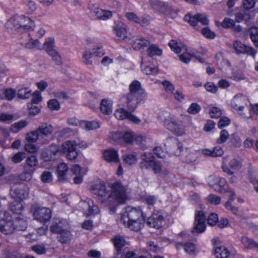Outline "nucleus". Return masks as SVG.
<instances>
[{"label":"nucleus","instance_id":"obj_1","mask_svg":"<svg viewBox=\"0 0 258 258\" xmlns=\"http://www.w3.org/2000/svg\"><path fill=\"white\" fill-rule=\"evenodd\" d=\"M92 192L98 197V200L106 205H110L114 202L124 203L127 199L126 188L120 182H115L107 190L105 186L101 183L94 184L91 188Z\"/></svg>","mask_w":258,"mask_h":258},{"label":"nucleus","instance_id":"obj_2","mask_svg":"<svg viewBox=\"0 0 258 258\" xmlns=\"http://www.w3.org/2000/svg\"><path fill=\"white\" fill-rule=\"evenodd\" d=\"M120 221L131 230L138 231L144 227L145 218L139 207L128 206L123 209Z\"/></svg>","mask_w":258,"mask_h":258},{"label":"nucleus","instance_id":"obj_3","mask_svg":"<svg viewBox=\"0 0 258 258\" xmlns=\"http://www.w3.org/2000/svg\"><path fill=\"white\" fill-rule=\"evenodd\" d=\"M129 91L125 96L126 108L128 110L134 111L139 104L146 100L147 94L140 82L137 80L131 83Z\"/></svg>","mask_w":258,"mask_h":258},{"label":"nucleus","instance_id":"obj_4","mask_svg":"<svg viewBox=\"0 0 258 258\" xmlns=\"http://www.w3.org/2000/svg\"><path fill=\"white\" fill-rule=\"evenodd\" d=\"M158 118L163 125L175 134L181 136L185 133L182 122L174 115L167 112H160Z\"/></svg>","mask_w":258,"mask_h":258},{"label":"nucleus","instance_id":"obj_5","mask_svg":"<svg viewBox=\"0 0 258 258\" xmlns=\"http://www.w3.org/2000/svg\"><path fill=\"white\" fill-rule=\"evenodd\" d=\"M141 160L139 165L142 169L152 170L155 174H159L163 176H165L169 173L166 169L162 168L161 163L155 160L154 156L150 152H144L141 156Z\"/></svg>","mask_w":258,"mask_h":258},{"label":"nucleus","instance_id":"obj_6","mask_svg":"<svg viewBox=\"0 0 258 258\" xmlns=\"http://www.w3.org/2000/svg\"><path fill=\"white\" fill-rule=\"evenodd\" d=\"M5 25L8 29L18 30L20 32L33 30L35 26L34 22L30 18L19 15L10 19Z\"/></svg>","mask_w":258,"mask_h":258},{"label":"nucleus","instance_id":"obj_7","mask_svg":"<svg viewBox=\"0 0 258 258\" xmlns=\"http://www.w3.org/2000/svg\"><path fill=\"white\" fill-rule=\"evenodd\" d=\"M208 182L209 186L215 190L221 193H227L230 200H234L235 192L229 188L224 178L219 176H210L208 178Z\"/></svg>","mask_w":258,"mask_h":258},{"label":"nucleus","instance_id":"obj_8","mask_svg":"<svg viewBox=\"0 0 258 258\" xmlns=\"http://www.w3.org/2000/svg\"><path fill=\"white\" fill-rule=\"evenodd\" d=\"M249 101L246 96L242 94H237L231 100L230 106L235 109L243 118H249L250 115H247L244 112V109L248 105Z\"/></svg>","mask_w":258,"mask_h":258},{"label":"nucleus","instance_id":"obj_9","mask_svg":"<svg viewBox=\"0 0 258 258\" xmlns=\"http://www.w3.org/2000/svg\"><path fill=\"white\" fill-rule=\"evenodd\" d=\"M34 218L41 223H46L51 217V210L46 207L34 206L32 207Z\"/></svg>","mask_w":258,"mask_h":258},{"label":"nucleus","instance_id":"obj_10","mask_svg":"<svg viewBox=\"0 0 258 258\" xmlns=\"http://www.w3.org/2000/svg\"><path fill=\"white\" fill-rule=\"evenodd\" d=\"M59 153H67V157L69 160L74 161L78 156L76 151L77 142L75 141H67L59 148Z\"/></svg>","mask_w":258,"mask_h":258},{"label":"nucleus","instance_id":"obj_11","mask_svg":"<svg viewBox=\"0 0 258 258\" xmlns=\"http://www.w3.org/2000/svg\"><path fill=\"white\" fill-rule=\"evenodd\" d=\"M28 187L24 183H18L12 186L10 196L14 199L21 201L28 196Z\"/></svg>","mask_w":258,"mask_h":258},{"label":"nucleus","instance_id":"obj_12","mask_svg":"<svg viewBox=\"0 0 258 258\" xmlns=\"http://www.w3.org/2000/svg\"><path fill=\"white\" fill-rule=\"evenodd\" d=\"M132 112L130 110L127 111L122 107H120L115 110L114 115L118 120L126 119L135 123H139L141 120L138 117L133 115L132 113Z\"/></svg>","mask_w":258,"mask_h":258},{"label":"nucleus","instance_id":"obj_13","mask_svg":"<svg viewBox=\"0 0 258 258\" xmlns=\"http://www.w3.org/2000/svg\"><path fill=\"white\" fill-rule=\"evenodd\" d=\"M169 151L176 156L180 155L183 149L182 145L175 138H168L165 142Z\"/></svg>","mask_w":258,"mask_h":258},{"label":"nucleus","instance_id":"obj_14","mask_svg":"<svg viewBox=\"0 0 258 258\" xmlns=\"http://www.w3.org/2000/svg\"><path fill=\"white\" fill-rule=\"evenodd\" d=\"M241 166L239 162L235 159H230L229 157H224L223 159V171L228 175H232L233 172L229 167L233 170L239 169Z\"/></svg>","mask_w":258,"mask_h":258},{"label":"nucleus","instance_id":"obj_15","mask_svg":"<svg viewBox=\"0 0 258 258\" xmlns=\"http://www.w3.org/2000/svg\"><path fill=\"white\" fill-rule=\"evenodd\" d=\"M233 47L237 54L245 53L253 57L256 54V51L252 47L246 46L238 40L233 42Z\"/></svg>","mask_w":258,"mask_h":258},{"label":"nucleus","instance_id":"obj_16","mask_svg":"<svg viewBox=\"0 0 258 258\" xmlns=\"http://www.w3.org/2000/svg\"><path fill=\"white\" fill-rule=\"evenodd\" d=\"M206 218L201 211L195 214V220L194 223V230L198 233H202L206 229Z\"/></svg>","mask_w":258,"mask_h":258},{"label":"nucleus","instance_id":"obj_17","mask_svg":"<svg viewBox=\"0 0 258 258\" xmlns=\"http://www.w3.org/2000/svg\"><path fill=\"white\" fill-rule=\"evenodd\" d=\"M184 20L189 23L193 26H196L198 22L204 25H207L209 24V20L206 16L201 14H197L194 16H191L190 15H186L184 16Z\"/></svg>","mask_w":258,"mask_h":258},{"label":"nucleus","instance_id":"obj_18","mask_svg":"<svg viewBox=\"0 0 258 258\" xmlns=\"http://www.w3.org/2000/svg\"><path fill=\"white\" fill-rule=\"evenodd\" d=\"M164 222V218L162 215L158 212H155L148 218L147 224L151 227L159 229L162 227Z\"/></svg>","mask_w":258,"mask_h":258},{"label":"nucleus","instance_id":"obj_19","mask_svg":"<svg viewBox=\"0 0 258 258\" xmlns=\"http://www.w3.org/2000/svg\"><path fill=\"white\" fill-rule=\"evenodd\" d=\"M89 9L92 11L98 19L106 20L112 16V12L110 11L104 10L97 7L92 3L89 4Z\"/></svg>","mask_w":258,"mask_h":258},{"label":"nucleus","instance_id":"obj_20","mask_svg":"<svg viewBox=\"0 0 258 258\" xmlns=\"http://www.w3.org/2000/svg\"><path fill=\"white\" fill-rule=\"evenodd\" d=\"M58 152H59V147L56 145L52 144L48 148L43 151L41 157L45 161L53 160Z\"/></svg>","mask_w":258,"mask_h":258},{"label":"nucleus","instance_id":"obj_21","mask_svg":"<svg viewBox=\"0 0 258 258\" xmlns=\"http://www.w3.org/2000/svg\"><path fill=\"white\" fill-rule=\"evenodd\" d=\"M84 214L87 216H91L99 212V208L97 205L94 204L91 200L87 202H83L81 203Z\"/></svg>","mask_w":258,"mask_h":258},{"label":"nucleus","instance_id":"obj_22","mask_svg":"<svg viewBox=\"0 0 258 258\" xmlns=\"http://www.w3.org/2000/svg\"><path fill=\"white\" fill-rule=\"evenodd\" d=\"M236 251H229L225 246L216 247L214 250V255L217 258H233Z\"/></svg>","mask_w":258,"mask_h":258},{"label":"nucleus","instance_id":"obj_23","mask_svg":"<svg viewBox=\"0 0 258 258\" xmlns=\"http://www.w3.org/2000/svg\"><path fill=\"white\" fill-rule=\"evenodd\" d=\"M43 140H47V138L51 136L53 131V126L48 122H42L37 128Z\"/></svg>","mask_w":258,"mask_h":258},{"label":"nucleus","instance_id":"obj_24","mask_svg":"<svg viewBox=\"0 0 258 258\" xmlns=\"http://www.w3.org/2000/svg\"><path fill=\"white\" fill-rule=\"evenodd\" d=\"M26 140L28 142L35 143L38 141L41 144H45L48 143V140H43L38 130L28 133L26 136Z\"/></svg>","mask_w":258,"mask_h":258},{"label":"nucleus","instance_id":"obj_25","mask_svg":"<svg viewBox=\"0 0 258 258\" xmlns=\"http://www.w3.org/2000/svg\"><path fill=\"white\" fill-rule=\"evenodd\" d=\"M104 160L108 162L118 163L119 162V156L116 150L110 148L105 150L103 153Z\"/></svg>","mask_w":258,"mask_h":258},{"label":"nucleus","instance_id":"obj_26","mask_svg":"<svg viewBox=\"0 0 258 258\" xmlns=\"http://www.w3.org/2000/svg\"><path fill=\"white\" fill-rule=\"evenodd\" d=\"M16 229V226L13 219L0 224V231L5 234L13 233Z\"/></svg>","mask_w":258,"mask_h":258},{"label":"nucleus","instance_id":"obj_27","mask_svg":"<svg viewBox=\"0 0 258 258\" xmlns=\"http://www.w3.org/2000/svg\"><path fill=\"white\" fill-rule=\"evenodd\" d=\"M72 171L75 176L74 178V182L76 184H80L82 182L83 176L86 174V171L82 170L81 167L77 164L74 165L72 168Z\"/></svg>","mask_w":258,"mask_h":258},{"label":"nucleus","instance_id":"obj_28","mask_svg":"<svg viewBox=\"0 0 258 258\" xmlns=\"http://www.w3.org/2000/svg\"><path fill=\"white\" fill-rule=\"evenodd\" d=\"M25 163V169L30 172H33L38 165V161L36 156L32 155L27 157Z\"/></svg>","mask_w":258,"mask_h":258},{"label":"nucleus","instance_id":"obj_29","mask_svg":"<svg viewBox=\"0 0 258 258\" xmlns=\"http://www.w3.org/2000/svg\"><path fill=\"white\" fill-rule=\"evenodd\" d=\"M112 241L113 243L115 248L117 251L116 255L120 256V255H121L120 253V251L125 244V241L124 239L121 236L117 235L112 239Z\"/></svg>","mask_w":258,"mask_h":258},{"label":"nucleus","instance_id":"obj_30","mask_svg":"<svg viewBox=\"0 0 258 258\" xmlns=\"http://www.w3.org/2000/svg\"><path fill=\"white\" fill-rule=\"evenodd\" d=\"M141 68L142 72L146 75H156L158 73V68L149 66L145 58L142 59Z\"/></svg>","mask_w":258,"mask_h":258},{"label":"nucleus","instance_id":"obj_31","mask_svg":"<svg viewBox=\"0 0 258 258\" xmlns=\"http://www.w3.org/2000/svg\"><path fill=\"white\" fill-rule=\"evenodd\" d=\"M100 111L105 114H109L112 111V102L108 99L102 100L100 104Z\"/></svg>","mask_w":258,"mask_h":258},{"label":"nucleus","instance_id":"obj_32","mask_svg":"<svg viewBox=\"0 0 258 258\" xmlns=\"http://www.w3.org/2000/svg\"><path fill=\"white\" fill-rule=\"evenodd\" d=\"M147 53L148 57H147L148 61L152 60L154 61V59L152 58V57L154 55H161L162 53V50L155 44H151L149 46L147 49Z\"/></svg>","mask_w":258,"mask_h":258},{"label":"nucleus","instance_id":"obj_33","mask_svg":"<svg viewBox=\"0 0 258 258\" xmlns=\"http://www.w3.org/2000/svg\"><path fill=\"white\" fill-rule=\"evenodd\" d=\"M240 241L242 245L248 249L256 250L258 247V243L245 236L241 238Z\"/></svg>","mask_w":258,"mask_h":258},{"label":"nucleus","instance_id":"obj_34","mask_svg":"<svg viewBox=\"0 0 258 258\" xmlns=\"http://www.w3.org/2000/svg\"><path fill=\"white\" fill-rule=\"evenodd\" d=\"M184 247V251L189 254H194L197 252V249L195 245L192 243L187 242L183 245L181 243H176V247L177 249Z\"/></svg>","mask_w":258,"mask_h":258},{"label":"nucleus","instance_id":"obj_35","mask_svg":"<svg viewBox=\"0 0 258 258\" xmlns=\"http://www.w3.org/2000/svg\"><path fill=\"white\" fill-rule=\"evenodd\" d=\"M150 44V41L143 37H139L135 40L133 44V47L134 49L139 50L143 49Z\"/></svg>","mask_w":258,"mask_h":258},{"label":"nucleus","instance_id":"obj_36","mask_svg":"<svg viewBox=\"0 0 258 258\" xmlns=\"http://www.w3.org/2000/svg\"><path fill=\"white\" fill-rule=\"evenodd\" d=\"M100 127V124L97 121H84L82 120L81 127L87 131L96 130Z\"/></svg>","mask_w":258,"mask_h":258},{"label":"nucleus","instance_id":"obj_37","mask_svg":"<svg viewBox=\"0 0 258 258\" xmlns=\"http://www.w3.org/2000/svg\"><path fill=\"white\" fill-rule=\"evenodd\" d=\"M126 26L123 24H119L114 26L113 31L119 38L124 39L126 37Z\"/></svg>","mask_w":258,"mask_h":258},{"label":"nucleus","instance_id":"obj_38","mask_svg":"<svg viewBox=\"0 0 258 258\" xmlns=\"http://www.w3.org/2000/svg\"><path fill=\"white\" fill-rule=\"evenodd\" d=\"M235 21L230 18H226L224 19L221 23V25L223 27L225 28H232L235 31H240L241 30V27L239 25H235Z\"/></svg>","mask_w":258,"mask_h":258},{"label":"nucleus","instance_id":"obj_39","mask_svg":"<svg viewBox=\"0 0 258 258\" xmlns=\"http://www.w3.org/2000/svg\"><path fill=\"white\" fill-rule=\"evenodd\" d=\"M9 209L14 213L19 215L21 214L24 206L21 202L16 201L10 204Z\"/></svg>","mask_w":258,"mask_h":258},{"label":"nucleus","instance_id":"obj_40","mask_svg":"<svg viewBox=\"0 0 258 258\" xmlns=\"http://www.w3.org/2000/svg\"><path fill=\"white\" fill-rule=\"evenodd\" d=\"M44 49L48 54L57 50L55 49L54 40L52 38H49L46 39L44 44Z\"/></svg>","mask_w":258,"mask_h":258},{"label":"nucleus","instance_id":"obj_41","mask_svg":"<svg viewBox=\"0 0 258 258\" xmlns=\"http://www.w3.org/2000/svg\"><path fill=\"white\" fill-rule=\"evenodd\" d=\"M58 240L62 243H66L70 241L72 238V234L69 230L64 229L57 236Z\"/></svg>","mask_w":258,"mask_h":258},{"label":"nucleus","instance_id":"obj_42","mask_svg":"<svg viewBox=\"0 0 258 258\" xmlns=\"http://www.w3.org/2000/svg\"><path fill=\"white\" fill-rule=\"evenodd\" d=\"M169 46L171 49L175 53H179L183 50L186 46L180 42H178L176 40H171L169 42Z\"/></svg>","mask_w":258,"mask_h":258},{"label":"nucleus","instance_id":"obj_43","mask_svg":"<svg viewBox=\"0 0 258 258\" xmlns=\"http://www.w3.org/2000/svg\"><path fill=\"white\" fill-rule=\"evenodd\" d=\"M183 50L185 51L179 55V58L182 62L188 63L190 61L192 56H195V52L191 51H188L186 47Z\"/></svg>","mask_w":258,"mask_h":258},{"label":"nucleus","instance_id":"obj_44","mask_svg":"<svg viewBox=\"0 0 258 258\" xmlns=\"http://www.w3.org/2000/svg\"><path fill=\"white\" fill-rule=\"evenodd\" d=\"M68 171V166L67 164L64 163H61L59 164L57 168V172L58 175L59 180H63L64 176Z\"/></svg>","mask_w":258,"mask_h":258},{"label":"nucleus","instance_id":"obj_45","mask_svg":"<svg viewBox=\"0 0 258 258\" xmlns=\"http://www.w3.org/2000/svg\"><path fill=\"white\" fill-rule=\"evenodd\" d=\"M28 124V122L27 120H21L13 124L11 127V131L14 133H17L25 127Z\"/></svg>","mask_w":258,"mask_h":258},{"label":"nucleus","instance_id":"obj_46","mask_svg":"<svg viewBox=\"0 0 258 258\" xmlns=\"http://www.w3.org/2000/svg\"><path fill=\"white\" fill-rule=\"evenodd\" d=\"M123 158L124 162L130 165L136 164L138 161L137 154L136 153L125 155Z\"/></svg>","mask_w":258,"mask_h":258},{"label":"nucleus","instance_id":"obj_47","mask_svg":"<svg viewBox=\"0 0 258 258\" xmlns=\"http://www.w3.org/2000/svg\"><path fill=\"white\" fill-rule=\"evenodd\" d=\"M26 48L28 49H41L42 45L39 40L31 38L29 41L25 45Z\"/></svg>","mask_w":258,"mask_h":258},{"label":"nucleus","instance_id":"obj_48","mask_svg":"<svg viewBox=\"0 0 258 258\" xmlns=\"http://www.w3.org/2000/svg\"><path fill=\"white\" fill-rule=\"evenodd\" d=\"M109 138L113 143L122 144V133L111 132L109 135Z\"/></svg>","mask_w":258,"mask_h":258},{"label":"nucleus","instance_id":"obj_49","mask_svg":"<svg viewBox=\"0 0 258 258\" xmlns=\"http://www.w3.org/2000/svg\"><path fill=\"white\" fill-rule=\"evenodd\" d=\"M249 33L255 46L258 47V28L255 27H251L249 30Z\"/></svg>","mask_w":258,"mask_h":258},{"label":"nucleus","instance_id":"obj_50","mask_svg":"<svg viewBox=\"0 0 258 258\" xmlns=\"http://www.w3.org/2000/svg\"><path fill=\"white\" fill-rule=\"evenodd\" d=\"M32 95V92L28 88H24L19 89L17 93L18 98L22 99L29 98Z\"/></svg>","mask_w":258,"mask_h":258},{"label":"nucleus","instance_id":"obj_51","mask_svg":"<svg viewBox=\"0 0 258 258\" xmlns=\"http://www.w3.org/2000/svg\"><path fill=\"white\" fill-rule=\"evenodd\" d=\"M93 54L89 51L86 50L83 52L82 60L87 65H91L93 63L92 58Z\"/></svg>","mask_w":258,"mask_h":258},{"label":"nucleus","instance_id":"obj_52","mask_svg":"<svg viewBox=\"0 0 258 258\" xmlns=\"http://www.w3.org/2000/svg\"><path fill=\"white\" fill-rule=\"evenodd\" d=\"M250 19V15L248 13H239L236 15L235 20L237 22L240 23L243 21L245 22H248Z\"/></svg>","mask_w":258,"mask_h":258},{"label":"nucleus","instance_id":"obj_53","mask_svg":"<svg viewBox=\"0 0 258 258\" xmlns=\"http://www.w3.org/2000/svg\"><path fill=\"white\" fill-rule=\"evenodd\" d=\"M229 138L228 132L225 130H223L220 133V137L216 139V143L219 144H223L226 142Z\"/></svg>","mask_w":258,"mask_h":258},{"label":"nucleus","instance_id":"obj_54","mask_svg":"<svg viewBox=\"0 0 258 258\" xmlns=\"http://www.w3.org/2000/svg\"><path fill=\"white\" fill-rule=\"evenodd\" d=\"M157 2H158V4L154 6L155 9L165 15L170 14L169 10L167 6H165L161 1H157Z\"/></svg>","mask_w":258,"mask_h":258},{"label":"nucleus","instance_id":"obj_55","mask_svg":"<svg viewBox=\"0 0 258 258\" xmlns=\"http://www.w3.org/2000/svg\"><path fill=\"white\" fill-rule=\"evenodd\" d=\"M135 136L133 132L122 133V144L131 143L134 141Z\"/></svg>","mask_w":258,"mask_h":258},{"label":"nucleus","instance_id":"obj_56","mask_svg":"<svg viewBox=\"0 0 258 258\" xmlns=\"http://www.w3.org/2000/svg\"><path fill=\"white\" fill-rule=\"evenodd\" d=\"M135 141L137 145L140 146L142 149H146V138L145 136L142 135H139L135 138Z\"/></svg>","mask_w":258,"mask_h":258},{"label":"nucleus","instance_id":"obj_57","mask_svg":"<svg viewBox=\"0 0 258 258\" xmlns=\"http://www.w3.org/2000/svg\"><path fill=\"white\" fill-rule=\"evenodd\" d=\"M206 201L214 205H217L221 203V198L218 196L210 194L206 198Z\"/></svg>","mask_w":258,"mask_h":258},{"label":"nucleus","instance_id":"obj_58","mask_svg":"<svg viewBox=\"0 0 258 258\" xmlns=\"http://www.w3.org/2000/svg\"><path fill=\"white\" fill-rule=\"evenodd\" d=\"M201 110V107L199 104L197 103H191L187 109V112L191 114H196L198 113Z\"/></svg>","mask_w":258,"mask_h":258},{"label":"nucleus","instance_id":"obj_59","mask_svg":"<svg viewBox=\"0 0 258 258\" xmlns=\"http://www.w3.org/2000/svg\"><path fill=\"white\" fill-rule=\"evenodd\" d=\"M52 58V60L56 65L60 66L62 63L61 57L57 50L53 51L49 54Z\"/></svg>","mask_w":258,"mask_h":258},{"label":"nucleus","instance_id":"obj_60","mask_svg":"<svg viewBox=\"0 0 258 258\" xmlns=\"http://www.w3.org/2000/svg\"><path fill=\"white\" fill-rule=\"evenodd\" d=\"M230 78L236 81H240L244 80L245 78L241 72L233 70L231 73Z\"/></svg>","mask_w":258,"mask_h":258},{"label":"nucleus","instance_id":"obj_61","mask_svg":"<svg viewBox=\"0 0 258 258\" xmlns=\"http://www.w3.org/2000/svg\"><path fill=\"white\" fill-rule=\"evenodd\" d=\"M13 219L11 215L6 211H0V224L3 222H7Z\"/></svg>","mask_w":258,"mask_h":258},{"label":"nucleus","instance_id":"obj_62","mask_svg":"<svg viewBox=\"0 0 258 258\" xmlns=\"http://www.w3.org/2000/svg\"><path fill=\"white\" fill-rule=\"evenodd\" d=\"M209 114L212 118H218L221 115V110L218 107H212L210 109Z\"/></svg>","mask_w":258,"mask_h":258},{"label":"nucleus","instance_id":"obj_63","mask_svg":"<svg viewBox=\"0 0 258 258\" xmlns=\"http://www.w3.org/2000/svg\"><path fill=\"white\" fill-rule=\"evenodd\" d=\"M150 23V17L148 15H144L139 17V20L138 24L142 27H146L149 25Z\"/></svg>","mask_w":258,"mask_h":258},{"label":"nucleus","instance_id":"obj_64","mask_svg":"<svg viewBox=\"0 0 258 258\" xmlns=\"http://www.w3.org/2000/svg\"><path fill=\"white\" fill-rule=\"evenodd\" d=\"M26 156V154L24 152H19L15 154L12 157V161L16 163L21 162Z\"/></svg>","mask_w":258,"mask_h":258}]
</instances>
